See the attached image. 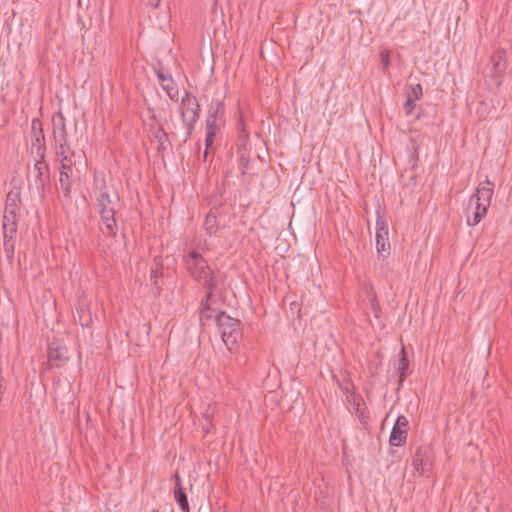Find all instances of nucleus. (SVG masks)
<instances>
[{
	"label": "nucleus",
	"mask_w": 512,
	"mask_h": 512,
	"mask_svg": "<svg viewBox=\"0 0 512 512\" xmlns=\"http://www.w3.org/2000/svg\"><path fill=\"white\" fill-rule=\"evenodd\" d=\"M237 131H238V138L240 139H249V133L246 129V125L243 119V116L240 115L238 123H237Z\"/></svg>",
	"instance_id": "obj_35"
},
{
	"label": "nucleus",
	"mask_w": 512,
	"mask_h": 512,
	"mask_svg": "<svg viewBox=\"0 0 512 512\" xmlns=\"http://www.w3.org/2000/svg\"><path fill=\"white\" fill-rule=\"evenodd\" d=\"M48 367L61 368L70 359L68 348L59 340L54 339L48 346Z\"/></svg>",
	"instance_id": "obj_4"
},
{
	"label": "nucleus",
	"mask_w": 512,
	"mask_h": 512,
	"mask_svg": "<svg viewBox=\"0 0 512 512\" xmlns=\"http://www.w3.org/2000/svg\"><path fill=\"white\" fill-rule=\"evenodd\" d=\"M505 51L498 50L490 58L492 68L489 72V76H496L502 73L506 69Z\"/></svg>",
	"instance_id": "obj_18"
},
{
	"label": "nucleus",
	"mask_w": 512,
	"mask_h": 512,
	"mask_svg": "<svg viewBox=\"0 0 512 512\" xmlns=\"http://www.w3.org/2000/svg\"><path fill=\"white\" fill-rule=\"evenodd\" d=\"M71 174H72V169H69V170L60 169L59 185H60L62 194L66 198H70V196H71V187H72V183L70 181Z\"/></svg>",
	"instance_id": "obj_25"
},
{
	"label": "nucleus",
	"mask_w": 512,
	"mask_h": 512,
	"mask_svg": "<svg viewBox=\"0 0 512 512\" xmlns=\"http://www.w3.org/2000/svg\"><path fill=\"white\" fill-rule=\"evenodd\" d=\"M34 186L41 197L50 189V167L45 159H36L34 164Z\"/></svg>",
	"instance_id": "obj_5"
},
{
	"label": "nucleus",
	"mask_w": 512,
	"mask_h": 512,
	"mask_svg": "<svg viewBox=\"0 0 512 512\" xmlns=\"http://www.w3.org/2000/svg\"><path fill=\"white\" fill-rule=\"evenodd\" d=\"M95 185L99 189V194L96 197V206L98 208L99 214H102L104 211L114 210V207H111L112 200L107 191V186L104 180H101L100 183L97 179H95Z\"/></svg>",
	"instance_id": "obj_10"
},
{
	"label": "nucleus",
	"mask_w": 512,
	"mask_h": 512,
	"mask_svg": "<svg viewBox=\"0 0 512 512\" xmlns=\"http://www.w3.org/2000/svg\"><path fill=\"white\" fill-rule=\"evenodd\" d=\"M240 157H239V163L242 166L243 169L248 168L249 165V157L246 155V151H239Z\"/></svg>",
	"instance_id": "obj_42"
},
{
	"label": "nucleus",
	"mask_w": 512,
	"mask_h": 512,
	"mask_svg": "<svg viewBox=\"0 0 512 512\" xmlns=\"http://www.w3.org/2000/svg\"><path fill=\"white\" fill-rule=\"evenodd\" d=\"M59 160H60V163H61V166H60V169H63V170H69V169H72V159H71V156L67 155V156H62V157H59Z\"/></svg>",
	"instance_id": "obj_40"
},
{
	"label": "nucleus",
	"mask_w": 512,
	"mask_h": 512,
	"mask_svg": "<svg viewBox=\"0 0 512 512\" xmlns=\"http://www.w3.org/2000/svg\"><path fill=\"white\" fill-rule=\"evenodd\" d=\"M200 262V264L204 265V262H207L206 259L197 251H191L187 256L184 257V263L190 262Z\"/></svg>",
	"instance_id": "obj_33"
},
{
	"label": "nucleus",
	"mask_w": 512,
	"mask_h": 512,
	"mask_svg": "<svg viewBox=\"0 0 512 512\" xmlns=\"http://www.w3.org/2000/svg\"><path fill=\"white\" fill-rule=\"evenodd\" d=\"M162 271L160 268H152L150 274L151 292L155 297H158L162 292Z\"/></svg>",
	"instance_id": "obj_24"
},
{
	"label": "nucleus",
	"mask_w": 512,
	"mask_h": 512,
	"mask_svg": "<svg viewBox=\"0 0 512 512\" xmlns=\"http://www.w3.org/2000/svg\"><path fill=\"white\" fill-rule=\"evenodd\" d=\"M53 134L55 143L68 141L65 118L61 112L53 118Z\"/></svg>",
	"instance_id": "obj_15"
},
{
	"label": "nucleus",
	"mask_w": 512,
	"mask_h": 512,
	"mask_svg": "<svg viewBox=\"0 0 512 512\" xmlns=\"http://www.w3.org/2000/svg\"><path fill=\"white\" fill-rule=\"evenodd\" d=\"M218 209L212 208L206 215L205 221H204V229L206 234L209 236L215 235L218 231Z\"/></svg>",
	"instance_id": "obj_21"
},
{
	"label": "nucleus",
	"mask_w": 512,
	"mask_h": 512,
	"mask_svg": "<svg viewBox=\"0 0 512 512\" xmlns=\"http://www.w3.org/2000/svg\"><path fill=\"white\" fill-rule=\"evenodd\" d=\"M490 205L487 203H482L481 201H473V206L470 210L466 211L467 214V224L469 226H475L485 217L488 211V207Z\"/></svg>",
	"instance_id": "obj_11"
},
{
	"label": "nucleus",
	"mask_w": 512,
	"mask_h": 512,
	"mask_svg": "<svg viewBox=\"0 0 512 512\" xmlns=\"http://www.w3.org/2000/svg\"><path fill=\"white\" fill-rule=\"evenodd\" d=\"M102 226L101 230L106 235L115 238L118 232V225L115 218V209L111 211H104L100 214Z\"/></svg>",
	"instance_id": "obj_12"
},
{
	"label": "nucleus",
	"mask_w": 512,
	"mask_h": 512,
	"mask_svg": "<svg viewBox=\"0 0 512 512\" xmlns=\"http://www.w3.org/2000/svg\"><path fill=\"white\" fill-rule=\"evenodd\" d=\"M152 268H160V271H162L163 263H162V259L160 257H156L154 259V265Z\"/></svg>",
	"instance_id": "obj_44"
},
{
	"label": "nucleus",
	"mask_w": 512,
	"mask_h": 512,
	"mask_svg": "<svg viewBox=\"0 0 512 512\" xmlns=\"http://www.w3.org/2000/svg\"><path fill=\"white\" fill-rule=\"evenodd\" d=\"M221 338L231 351L242 337L241 322L224 311H219L215 317Z\"/></svg>",
	"instance_id": "obj_1"
},
{
	"label": "nucleus",
	"mask_w": 512,
	"mask_h": 512,
	"mask_svg": "<svg viewBox=\"0 0 512 512\" xmlns=\"http://www.w3.org/2000/svg\"><path fill=\"white\" fill-rule=\"evenodd\" d=\"M225 120L206 118V137H205V152L204 158H207L208 151L213 147L214 139L220 128L224 125Z\"/></svg>",
	"instance_id": "obj_9"
},
{
	"label": "nucleus",
	"mask_w": 512,
	"mask_h": 512,
	"mask_svg": "<svg viewBox=\"0 0 512 512\" xmlns=\"http://www.w3.org/2000/svg\"><path fill=\"white\" fill-rule=\"evenodd\" d=\"M20 202H21L20 192L19 191H10L6 197L4 212H6V213L11 212V214L17 215V213L19 211Z\"/></svg>",
	"instance_id": "obj_22"
},
{
	"label": "nucleus",
	"mask_w": 512,
	"mask_h": 512,
	"mask_svg": "<svg viewBox=\"0 0 512 512\" xmlns=\"http://www.w3.org/2000/svg\"><path fill=\"white\" fill-rule=\"evenodd\" d=\"M370 308L376 319H380L381 308L379 302L375 296L370 299Z\"/></svg>",
	"instance_id": "obj_39"
},
{
	"label": "nucleus",
	"mask_w": 512,
	"mask_h": 512,
	"mask_svg": "<svg viewBox=\"0 0 512 512\" xmlns=\"http://www.w3.org/2000/svg\"><path fill=\"white\" fill-rule=\"evenodd\" d=\"M249 139H240L238 138V151H247V145H248Z\"/></svg>",
	"instance_id": "obj_43"
},
{
	"label": "nucleus",
	"mask_w": 512,
	"mask_h": 512,
	"mask_svg": "<svg viewBox=\"0 0 512 512\" xmlns=\"http://www.w3.org/2000/svg\"><path fill=\"white\" fill-rule=\"evenodd\" d=\"M55 147L56 155L58 158L62 156H67L69 154H71L72 156L74 155V153L71 152L70 146L68 145V141L55 143Z\"/></svg>",
	"instance_id": "obj_28"
},
{
	"label": "nucleus",
	"mask_w": 512,
	"mask_h": 512,
	"mask_svg": "<svg viewBox=\"0 0 512 512\" xmlns=\"http://www.w3.org/2000/svg\"><path fill=\"white\" fill-rule=\"evenodd\" d=\"M3 241H16L17 227H2Z\"/></svg>",
	"instance_id": "obj_32"
},
{
	"label": "nucleus",
	"mask_w": 512,
	"mask_h": 512,
	"mask_svg": "<svg viewBox=\"0 0 512 512\" xmlns=\"http://www.w3.org/2000/svg\"><path fill=\"white\" fill-rule=\"evenodd\" d=\"M201 281L203 282V286L205 287L206 291H209L210 293H214L217 289L218 282L215 278L213 270H210L209 273H206L203 278H201Z\"/></svg>",
	"instance_id": "obj_26"
},
{
	"label": "nucleus",
	"mask_w": 512,
	"mask_h": 512,
	"mask_svg": "<svg viewBox=\"0 0 512 512\" xmlns=\"http://www.w3.org/2000/svg\"><path fill=\"white\" fill-rule=\"evenodd\" d=\"M376 220V249L380 258L385 259L390 255V242L388 238V225L384 216L377 210Z\"/></svg>",
	"instance_id": "obj_3"
},
{
	"label": "nucleus",
	"mask_w": 512,
	"mask_h": 512,
	"mask_svg": "<svg viewBox=\"0 0 512 512\" xmlns=\"http://www.w3.org/2000/svg\"><path fill=\"white\" fill-rule=\"evenodd\" d=\"M408 429V419L403 415L398 416L390 433V445L396 447L404 445L406 443Z\"/></svg>",
	"instance_id": "obj_6"
},
{
	"label": "nucleus",
	"mask_w": 512,
	"mask_h": 512,
	"mask_svg": "<svg viewBox=\"0 0 512 512\" xmlns=\"http://www.w3.org/2000/svg\"><path fill=\"white\" fill-rule=\"evenodd\" d=\"M17 215L4 212L2 227H17Z\"/></svg>",
	"instance_id": "obj_30"
},
{
	"label": "nucleus",
	"mask_w": 512,
	"mask_h": 512,
	"mask_svg": "<svg viewBox=\"0 0 512 512\" xmlns=\"http://www.w3.org/2000/svg\"><path fill=\"white\" fill-rule=\"evenodd\" d=\"M407 93H411L412 98L415 100L421 99V97L423 95V90H422L421 84L417 83L415 85H410L409 91H407Z\"/></svg>",
	"instance_id": "obj_38"
},
{
	"label": "nucleus",
	"mask_w": 512,
	"mask_h": 512,
	"mask_svg": "<svg viewBox=\"0 0 512 512\" xmlns=\"http://www.w3.org/2000/svg\"><path fill=\"white\" fill-rule=\"evenodd\" d=\"M380 60H381V63L383 64V69L386 70L389 65H390V54H389V51H382L380 53Z\"/></svg>",
	"instance_id": "obj_41"
},
{
	"label": "nucleus",
	"mask_w": 512,
	"mask_h": 512,
	"mask_svg": "<svg viewBox=\"0 0 512 512\" xmlns=\"http://www.w3.org/2000/svg\"><path fill=\"white\" fill-rule=\"evenodd\" d=\"M39 134H44L42 122L38 118H34L31 122V137H36Z\"/></svg>",
	"instance_id": "obj_37"
},
{
	"label": "nucleus",
	"mask_w": 512,
	"mask_h": 512,
	"mask_svg": "<svg viewBox=\"0 0 512 512\" xmlns=\"http://www.w3.org/2000/svg\"><path fill=\"white\" fill-rule=\"evenodd\" d=\"M187 271L190 273V275L197 281H201V278L204 277L206 273H209L210 270H212L207 262H204V265L200 264V262H190V263H184Z\"/></svg>",
	"instance_id": "obj_20"
},
{
	"label": "nucleus",
	"mask_w": 512,
	"mask_h": 512,
	"mask_svg": "<svg viewBox=\"0 0 512 512\" xmlns=\"http://www.w3.org/2000/svg\"><path fill=\"white\" fill-rule=\"evenodd\" d=\"M416 471L420 473H425L430 469V459L428 456V449L425 447H419L413 457L412 462Z\"/></svg>",
	"instance_id": "obj_14"
},
{
	"label": "nucleus",
	"mask_w": 512,
	"mask_h": 512,
	"mask_svg": "<svg viewBox=\"0 0 512 512\" xmlns=\"http://www.w3.org/2000/svg\"><path fill=\"white\" fill-rule=\"evenodd\" d=\"M212 296H213V293H210L209 291H206V295L204 296V298L201 300V303H210L211 299H212Z\"/></svg>",
	"instance_id": "obj_45"
},
{
	"label": "nucleus",
	"mask_w": 512,
	"mask_h": 512,
	"mask_svg": "<svg viewBox=\"0 0 512 512\" xmlns=\"http://www.w3.org/2000/svg\"><path fill=\"white\" fill-rule=\"evenodd\" d=\"M179 111L183 126L186 129L183 140L186 142L192 136L195 125L199 120L201 107L197 98L192 93L186 92L185 96L181 100Z\"/></svg>",
	"instance_id": "obj_2"
},
{
	"label": "nucleus",
	"mask_w": 512,
	"mask_h": 512,
	"mask_svg": "<svg viewBox=\"0 0 512 512\" xmlns=\"http://www.w3.org/2000/svg\"><path fill=\"white\" fill-rule=\"evenodd\" d=\"M154 138L158 141V152L163 154L168 149L172 148V142L169 138V134L165 131L162 125H159V127L156 129Z\"/></svg>",
	"instance_id": "obj_19"
},
{
	"label": "nucleus",
	"mask_w": 512,
	"mask_h": 512,
	"mask_svg": "<svg viewBox=\"0 0 512 512\" xmlns=\"http://www.w3.org/2000/svg\"><path fill=\"white\" fill-rule=\"evenodd\" d=\"M494 193V183L488 178L479 183L475 193H473L468 202V211L473 206V201H481L490 205Z\"/></svg>",
	"instance_id": "obj_7"
},
{
	"label": "nucleus",
	"mask_w": 512,
	"mask_h": 512,
	"mask_svg": "<svg viewBox=\"0 0 512 512\" xmlns=\"http://www.w3.org/2000/svg\"><path fill=\"white\" fill-rule=\"evenodd\" d=\"M354 412L361 423H367L369 416L368 412L366 411V406L364 402H362V399H359L358 402L354 403Z\"/></svg>",
	"instance_id": "obj_27"
},
{
	"label": "nucleus",
	"mask_w": 512,
	"mask_h": 512,
	"mask_svg": "<svg viewBox=\"0 0 512 512\" xmlns=\"http://www.w3.org/2000/svg\"><path fill=\"white\" fill-rule=\"evenodd\" d=\"M175 478V484H174V498L177 504L179 505L180 509L183 512H190V506L187 498V494L183 488L181 478L179 474L176 472L174 475Z\"/></svg>",
	"instance_id": "obj_13"
},
{
	"label": "nucleus",
	"mask_w": 512,
	"mask_h": 512,
	"mask_svg": "<svg viewBox=\"0 0 512 512\" xmlns=\"http://www.w3.org/2000/svg\"><path fill=\"white\" fill-rule=\"evenodd\" d=\"M159 2H160V0H157V2H156V4H155V6H157Z\"/></svg>",
	"instance_id": "obj_46"
},
{
	"label": "nucleus",
	"mask_w": 512,
	"mask_h": 512,
	"mask_svg": "<svg viewBox=\"0 0 512 512\" xmlns=\"http://www.w3.org/2000/svg\"><path fill=\"white\" fill-rule=\"evenodd\" d=\"M78 322L82 327H88L92 322L91 314L86 313L83 309L77 310Z\"/></svg>",
	"instance_id": "obj_36"
},
{
	"label": "nucleus",
	"mask_w": 512,
	"mask_h": 512,
	"mask_svg": "<svg viewBox=\"0 0 512 512\" xmlns=\"http://www.w3.org/2000/svg\"><path fill=\"white\" fill-rule=\"evenodd\" d=\"M159 80L161 88L167 93L171 100H177L179 95L178 87L176 86L170 73H165L162 69H154Z\"/></svg>",
	"instance_id": "obj_8"
},
{
	"label": "nucleus",
	"mask_w": 512,
	"mask_h": 512,
	"mask_svg": "<svg viewBox=\"0 0 512 512\" xmlns=\"http://www.w3.org/2000/svg\"><path fill=\"white\" fill-rule=\"evenodd\" d=\"M45 137L44 134H39L36 137H31V153L35 154L37 159H45Z\"/></svg>",
	"instance_id": "obj_23"
},
{
	"label": "nucleus",
	"mask_w": 512,
	"mask_h": 512,
	"mask_svg": "<svg viewBox=\"0 0 512 512\" xmlns=\"http://www.w3.org/2000/svg\"><path fill=\"white\" fill-rule=\"evenodd\" d=\"M395 369L399 374V388L402 387L406 377L410 374L409 371V360L407 357V353L404 348L401 349L399 353V358L397 360V364L395 365Z\"/></svg>",
	"instance_id": "obj_17"
},
{
	"label": "nucleus",
	"mask_w": 512,
	"mask_h": 512,
	"mask_svg": "<svg viewBox=\"0 0 512 512\" xmlns=\"http://www.w3.org/2000/svg\"><path fill=\"white\" fill-rule=\"evenodd\" d=\"M15 243L16 241H3V249L9 262H11L14 258Z\"/></svg>",
	"instance_id": "obj_31"
},
{
	"label": "nucleus",
	"mask_w": 512,
	"mask_h": 512,
	"mask_svg": "<svg viewBox=\"0 0 512 512\" xmlns=\"http://www.w3.org/2000/svg\"><path fill=\"white\" fill-rule=\"evenodd\" d=\"M212 317V309L210 303H200V321L204 324V321L210 320Z\"/></svg>",
	"instance_id": "obj_29"
},
{
	"label": "nucleus",
	"mask_w": 512,
	"mask_h": 512,
	"mask_svg": "<svg viewBox=\"0 0 512 512\" xmlns=\"http://www.w3.org/2000/svg\"><path fill=\"white\" fill-rule=\"evenodd\" d=\"M416 107L415 99L412 98L411 93H406V101L404 103V112L407 116L411 115Z\"/></svg>",
	"instance_id": "obj_34"
},
{
	"label": "nucleus",
	"mask_w": 512,
	"mask_h": 512,
	"mask_svg": "<svg viewBox=\"0 0 512 512\" xmlns=\"http://www.w3.org/2000/svg\"><path fill=\"white\" fill-rule=\"evenodd\" d=\"M224 96L213 98L208 106L207 117L210 119L225 120Z\"/></svg>",
	"instance_id": "obj_16"
}]
</instances>
